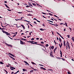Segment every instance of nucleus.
I'll list each match as a JSON object with an SVG mask.
<instances>
[{"mask_svg":"<svg viewBox=\"0 0 74 74\" xmlns=\"http://www.w3.org/2000/svg\"><path fill=\"white\" fill-rule=\"evenodd\" d=\"M36 21L37 22H39V23H40V21H38V20H36Z\"/></svg>","mask_w":74,"mask_h":74,"instance_id":"obj_62","label":"nucleus"},{"mask_svg":"<svg viewBox=\"0 0 74 74\" xmlns=\"http://www.w3.org/2000/svg\"><path fill=\"white\" fill-rule=\"evenodd\" d=\"M68 74H71V73H70V72L68 71Z\"/></svg>","mask_w":74,"mask_h":74,"instance_id":"obj_59","label":"nucleus"},{"mask_svg":"<svg viewBox=\"0 0 74 74\" xmlns=\"http://www.w3.org/2000/svg\"><path fill=\"white\" fill-rule=\"evenodd\" d=\"M36 44V45H40V46H42V45H42L39 44H38V43Z\"/></svg>","mask_w":74,"mask_h":74,"instance_id":"obj_8","label":"nucleus"},{"mask_svg":"<svg viewBox=\"0 0 74 74\" xmlns=\"http://www.w3.org/2000/svg\"><path fill=\"white\" fill-rule=\"evenodd\" d=\"M50 55L51 57L54 58V57L53 56V52H52V51H50Z\"/></svg>","mask_w":74,"mask_h":74,"instance_id":"obj_1","label":"nucleus"},{"mask_svg":"<svg viewBox=\"0 0 74 74\" xmlns=\"http://www.w3.org/2000/svg\"><path fill=\"white\" fill-rule=\"evenodd\" d=\"M57 33L58 34V35H59L60 36L61 35H60V34H59V33H58L57 32Z\"/></svg>","mask_w":74,"mask_h":74,"instance_id":"obj_42","label":"nucleus"},{"mask_svg":"<svg viewBox=\"0 0 74 74\" xmlns=\"http://www.w3.org/2000/svg\"><path fill=\"white\" fill-rule=\"evenodd\" d=\"M24 62H25V63H26V64H28V65H29V63H27V62L26 61H24Z\"/></svg>","mask_w":74,"mask_h":74,"instance_id":"obj_10","label":"nucleus"},{"mask_svg":"<svg viewBox=\"0 0 74 74\" xmlns=\"http://www.w3.org/2000/svg\"><path fill=\"white\" fill-rule=\"evenodd\" d=\"M5 34H6V35H7V36H8V35H10V33L7 32H6Z\"/></svg>","mask_w":74,"mask_h":74,"instance_id":"obj_13","label":"nucleus"},{"mask_svg":"<svg viewBox=\"0 0 74 74\" xmlns=\"http://www.w3.org/2000/svg\"><path fill=\"white\" fill-rule=\"evenodd\" d=\"M47 21H49V22H51V23H53V21H51L50 20H47Z\"/></svg>","mask_w":74,"mask_h":74,"instance_id":"obj_29","label":"nucleus"},{"mask_svg":"<svg viewBox=\"0 0 74 74\" xmlns=\"http://www.w3.org/2000/svg\"><path fill=\"white\" fill-rule=\"evenodd\" d=\"M71 39L72 40H74V37H72V38H71Z\"/></svg>","mask_w":74,"mask_h":74,"instance_id":"obj_37","label":"nucleus"},{"mask_svg":"<svg viewBox=\"0 0 74 74\" xmlns=\"http://www.w3.org/2000/svg\"><path fill=\"white\" fill-rule=\"evenodd\" d=\"M33 42H34L33 41H31V43L32 44H37V43H33Z\"/></svg>","mask_w":74,"mask_h":74,"instance_id":"obj_12","label":"nucleus"},{"mask_svg":"<svg viewBox=\"0 0 74 74\" xmlns=\"http://www.w3.org/2000/svg\"><path fill=\"white\" fill-rule=\"evenodd\" d=\"M41 43L42 44H44V42H41Z\"/></svg>","mask_w":74,"mask_h":74,"instance_id":"obj_56","label":"nucleus"},{"mask_svg":"<svg viewBox=\"0 0 74 74\" xmlns=\"http://www.w3.org/2000/svg\"><path fill=\"white\" fill-rule=\"evenodd\" d=\"M63 23H61L60 24V25H63Z\"/></svg>","mask_w":74,"mask_h":74,"instance_id":"obj_54","label":"nucleus"},{"mask_svg":"<svg viewBox=\"0 0 74 74\" xmlns=\"http://www.w3.org/2000/svg\"><path fill=\"white\" fill-rule=\"evenodd\" d=\"M14 25H16V27H20V26L18 27V25H17V24H14Z\"/></svg>","mask_w":74,"mask_h":74,"instance_id":"obj_43","label":"nucleus"},{"mask_svg":"<svg viewBox=\"0 0 74 74\" xmlns=\"http://www.w3.org/2000/svg\"><path fill=\"white\" fill-rule=\"evenodd\" d=\"M42 26H43L45 27V24L43 23V24L42 25Z\"/></svg>","mask_w":74,"mask_h":74,"instance_id":"obj_50","label":"nucleus"},{"mask_svg":"<svg viewBox=\"0 0 74 74\" xmlns=\"http://www.w3.org/2000/svg\"><path fill=\"white\" fill-rule=\"evenodd\" d=\"M33 71H34L33 70H31L30 71V73H33Z\"/></svg>","mask_w":74,"mask_h":74,"instance_id":"obj_36","label":"nucleus"},{"mask_svg":"<svg viewBox=\"0 0 74 74\" xmlns=\"http://www.w3.org/2000/svg\"><path fill=\"white\" fill-rule=\"evenodd\" d=\"M68 49V45H67V44H66V49L67 50Z\"/></svg>","mask_w":74,"mask_h":74,"instance_id":"obj_19","label":"nucleus"},{"mask_svg":"<svg viewBox=\"0 0 74 74\" xmlns=\"http://www.w3.org/2000/svg\"><path fill=\"white\" fill-rule=\"evenodd\" d=\"M63 45L64 47H65L66 45V42H65V40H64L63 42Z\"/></svg>","mask_w":74,"mask_h":74,"instance_id":"obj_4","label":"nucleus"},{"mask_svg":"<svg viewBox=\"0 0 74 74\" xmlns=\"http://www.w3.org/2000/svg\"><path fill=\"white\" fill-rule=\"evenodd\" d=\"M67 36L68 37V38H70V35H67Z\"/></svg>","mask_w":74,"mask_h":74,"instance_id":"obj_39","label":"nucleus"},{"mask_svg":"<svg viewBox=\"0 0 74 74\" xmlns=\"http://www.w3.org/2000/svg\"><path fill=\"white\" fill-rule=\"evenodd\" d=\"M27 42H30V43H31L32 41H27Z\"/></svg>","mask_w":74,"mask_h":74,"instance_id":"obj_44","label":"nucleus"},{"mask_svg":"<svg viewBox=\"0 0 74 74\" xmlns=\"http://www.w3.org/2000/svg\"><path fill=\"white\" fill-rule=\"evenodd\" d=\"M56 58L57 59H62V58H59V57H57Z\"/></svg>","mask_w":74,"mask_h":74,"instance_id":"obj_40","label":"nucleus"},{"mask_svg":"<svg viewBox=\"0 0 74 74\" xmlns=\"http://www.w3.org/2000/svg\"><path fill=\"white\" fill-rule=\"evenodd\" d=\"M2 32H3V33H5V34L6 33H7V32L5 31L4 30H2Z\"/></svg>","mask_w":74,"mask_h":74,"instance_id":"obj_17","label":"nucleus"},{"mask_svg":"<svg viewBox=\"0 0 74 74\" xmlns=\"http://www.w3.org/2000/svg\"><path fill=\"white\" fill-rule=\"evenodd\" d=\"M48 14L49 15H51V16H52V15H53V14H51L50 13H49Z\"/></svg>","mask_w":74,"mask_h":74,"instance_id":"obj_30","label":"nucleus"},{"mask_svg":"<svg viewBox=\"0 0 74 74\" xmlns=\"http://www.w3.org/2000/svg\"><path fill=\"white\" fill-rule=\"evenodd\" d=\"M42 47H44V48H46V47H45V46H44V45H43Z\"/></svg>","mask_w":74,"mask_h":74,"instance_id":"obj_51","label":"nucleus"},{"mask_svg":"<svg viewBox=\"0 0 74 74\" xmlns=\"http://www.w3.org/2000/svg\"><path fill=\"white\" fill-rule=\"evenodd\" d=\"M54 16H55V17H56V18H59L58 16H56V15H54Z\"/></svg>","mask_w":74,"mask_h":74,"instance_id":"obj_53","label":"nucleus"},{"mask_svg":"<svg viewBox=\"0 0 74 74\" xmlns=\"http://www.w3.org/2000/svg\"><path fill=\"white\" fill-rule=\"evenodd\" d=\"M21 26H22V27H23V29L24 30V29H25V26H24V25H21Z\"/></svg>","mask_w":74,"mask_h":74,"instance_id":"obj_5","label":"nucleus"},{"mask_svg":"<svg viewBox=\"0 0 74 74\" xmlns=\"http://www.w3.org/2000/svg\"><path fill=\"white\" fill-rule=\"evenodd\" d=\"M32 4L33 5L35 6V7H36V4L33 3H32Z\"/></svg>","mask_w":74,"mask_h":74,"instance_id":"obj_26","label":"nucleus"},{"mask_svg":"<svg viewBox=\"0 0 74 74\" xmlns=\"http://www.w3.org/2000/svg\"><path fill=\"white\" fill-rule=\"evenodd\" d=\"M10 68H12V69H14L15 70L16 69L15 68H14V67H12L11 66H10Z\"/></svg>","mask_w":74,"mask_h":74,"instance_id":"obj_20","label":"nucleus"},{"mask_svg":"<svg viewBox=\"0 0 74 74\" xmlns=\"http://www.w3.org/2000/svg\"><path fill=\"white\" fill-rule=\"evenodd\" d=\"M28 5H29V6H30V8H32L31 7H30V6H31L32 5V4H31V3H28Z\"/></svg>","mask_w":74,"mask_h":74,"instance_id":"obj_6","label":"nucleus"},{"mask_svg":"<svg viewBox=\"0 0 74 74\" xmlns=\"http://www.w3.org/2000/svg\"><path fill=\"white\" fill-rule=\"evenodd\" d=\"M8 46V47H12V45H9Z\"/></svg>","mask_w":74,"mask_h":74,"instance_id":"obj_24","label":"nucleus"},{"mask_svg":"<svg viewBox=\"0 0 74 74\" xmlns=\"http://www.w3.org/2000/svg\"><path fill=\"white\" fill-rule=\"evenodd\" d=\"M19 71H17L16 72V73H14V74H17V73H19Z\"/></svg>","mask_w":74,"mask_h":74,"instance_id":"obj_22","label":"nucleus"},{"mask_svg":"<svg viewBox=\"0 0 74 74\" xmlns=\"http://www.w3.org/2000/svg\"><path fill=\"white\" fill-rule=\"evenodd\" d=\"M65 23L66 26L67 27V23Z\"/></svg>","mask_w":74,"mask_h":74,"instance_id":"obj_61","label":"nucleus"},{"mask_svg":"<svg viewBox=\"0 0 74 74\" xmlns=\"http://www.w3.org/2000/svg\"><path fill=\"white\" fill-rule=\"evenodd\" d=\"M63 46V44H62V42H61V45L60 46V48H62V47Z\"/></svg>","mask_w":74,"mask_h":74,"instance_id":"obj_18","label":"nucleus"},{"mask_svg":"<svg viewBox=\"0 0 74 74\" xmlns=\"http://www.w3.org/2000/svg\"><path fill=\"white\" fill-rule=\"evenodd\" d=\"M27 16H32V14H29L27 15Z\"/></svg>","mask_w":74,"mask_h":74,"instance_id":"obj_31","label":"nucleus"},{"mask_svg":"<svg viewBox=\"0 0 74 74\" xmlns=\"http://www.w3.org/2000/svg\"><path fill=\"white\" fill-rule=\"evenodd\" d=\"M20 44L22 45H23V42L22 41V40H20Z\"/></svg>","mask_w":74,"mask_h":74,"instance_id":"obj_7","label":"nucleus"},{"mask_svg":"<svg viewBox=\"0 0 74 74\" xmlns=\"http://www.w3.org/2000/svg\"><path fill=\"white\" fill-rule=\"evenodd\" d=\"M16 36V34H15L13 36V37H15Z\"/></svg>","mask_w":74,"mask_h":74,"instance_id":"obj_48","label":"nucleus"},{"mask_svg":"<svg viewBox=\"0 0 74 74\" xmlns=\"http://www.w3.org/2000/svg\"><path fill=\"white\" fill-rule=\"evenodd\" d=\"M60 55H62V51L60 50Z\"/></svg>","mask_w":74,"mask_h":74,"instance_id":"obj_38","label":"nucleus"},{"mask_svg":"<svg viewBox=\"0 0 74 74\" xmlns=\"http://www.w3.org/2000/svg\"><path fill=\"white\" fill-rule=\"evenodd\" d=\"M48 46H49V45H48V44H47L45 45V47H48Z\"/></svg>","mask_w":74,"mask_h":74,"instance_id":"obj_34","label":"nucleus"},{"mask_svg":"<svg viewBox=\"0 0 74 74\" xmlns=\"http://www.w3.org/2000/svg\"><path fill=\"white\" fill-rule=\"evenodd\" d=\"M21 40H23V41L24 40H25V41H27V40H26L25 39H24V38H21Z\"/></svg>","mask_w":74,"mask_h":74,"instance_id":"obj_15","label":"nucleus"},{"mask_svg":"<svg viewBox=\"0 0 74 74\" xmlns=\"http://www.w3.org/2000/svg\"><path fill=\"white\" fill-rule=\"evenodd\" d=\"M30 7V6L29 5H27L26 6V7Z\"/></svg>","mask_w":74,"mask_h":74,"instance_id":"obj_64","label":"nucleus"},{"mask_svg":"<svg viewBox=\"0 0 74 74\" xmlns=\"http://www.w3.org/2000/svg\"><path fill=\"white\" fill-rule=\"evenodd\" d=\"M5 5L6 7H7V8H10L9 7H8V5H7V4H5Z\"/></svg>","mask_w":74,"mask_h":74,"instance_id":"obj_9","label":"nucleus"},{"mask_svg":"<svg viewBox=\"0 0 74 74\" xmlns=\"http://www.w3.org/2000/svg\"><path fill=\"white\" fill-rule=\"evenodd\" d=\"M61 59H62V60H63V61H64L65 60V59L63 58H62Z\"/></svg>","mask_w":74,"mask_h":74,"instance_id":"obj_41","label":"nucleus"},{"mask_svg":"<svg viewBox=\"0 0 74 74\" xmlns=\"http://www.w3.org/2000/svg\"><path fill=\"white\" fill-rule=\"evenodd\" d=\"M4 70L5 71V72L6 73V74H8V72H7V71L5 69H4Z\"/></svg>","mask_w":74,"mask_h":74,"instance_id":"obj_35","label":"nucleus"},{"mask_svg":"<svg viewBox=\"0 0 74 74\" xmlns=\"http://www.w3.org/2000/svg\"><path fill=\"white\" fill-rule=\"evenodd\" d=\"M51 47L52 49H54V46H51Z\"/></svg>","mask_w":74,"mask_h":74,"instance_id":"obj_14","label":"nucleus"},{"mask_svg":"<svg viewBox=\"0 0 74 74\" xmlns=\"http://www.w3.org/2000/svg\"><path fill=\"white\" fill-rule=\"evenodd\" d=\"M40 30H41V31H43L44 30H45V29H43L42 28L40 29Z\"/></svg>","mask_w":74,"mask_h":74,"instance_id":"obj_11","label":"nucleus"},{"mask_svg":"<svg viewBox=\"0 0 74 74\" xmlns=\"http://www.w3.org/2000/svg\"><path fill=\"white\" fill-rule=\"evenodd\" d=\"M9 57H10V58H13V57H12L10 56H9Z\"/></svg>","mask_w":74,"mask_h":74,"instance_id":"obj_63","label":"nucleus"},{"mask_svg":"<svg viewBox=\"0 0 74 74\" xmlns=\"http://www.w3.org/2000/svg\"><path fill=\"white\" fill-rule=\"evenodd\" d=\"M8 54L10 55H11V56H12L13 55V54H11L10 53H8Z\"/></svg>","mask_w":74,"mask_h":74,"instance_id":"obj_28","label":"nucleus"},{"mask_svg":"<svg viewBox=\"0 0 74 74\" xmlns=\"http://www.w3.org/2000/svg\"><path fill=\"white\" fill-rule=\"evenodd\" d=\"M18 14H22V12H18Z\"/></svg>","mask_w":74,"mask_h":74,"instance_id":"obj_57","label":"nucleus"},{"mask_svg":"<svg viewBox=\"0 0 74 74\" xmlns=\"http://www.w3.org/2000/svg\"><path fill=\"white\" fill-rule=\"evenodd\" d=\"M40 68V69H42V70H43V69H44V67H41Z\"/></svg>","mask_w":74,"mask_h":74,"instance_id":"obj_47","label":"nucleus"},{"mask_svg":"<svg viewBox=\"0 0 74 74\" xmlns=\"http://www.w3.org/2000/svg\"><path fill=\"white\" fill-rule=\"evenodd\" d=\"M69 29H70V32H71V30H72L71 28L69 27Z\"/></svg>","mask_w":74,"mask_h":74,"instance_id":"obj_32","label":"nucleus"},{"mask_svg":"<svg viewBox=\"0 0 74 74\" xmlns=\"http://www.w3.org/2000/svg\"><path fill=\"white\" fill-rule=\"evenodd\" d=\"M69 49H70V45H68Z\"/></svg>","mask_w":74,"mask_h":74,"instance_id":"obj_46","label":"nucleus"},{"mask_svg":"<svg viewBox=\"0 0 74 74\" xmlns=\"http://www.w3.org/2000/svg\"><path fill=\"white\" fill-rule=\"evenodd\" d=\"M32 69H33V70H34V71H37V70H38L37 69H33V68Z\"/></svg>","mask_w":74,"mask_h":74,"instance_id":"obj_49","label":"nucleus"},{"mask_svg":"<svg viewBox=\"0 0 74 74\" xmlns=\"http://www.w3.org/2000/svg\"><path fill=\"white\" fill-rule=\"evenodd\" d=\"M0 63L1 64H4V63L2 62H0Z\"/></svg>","mask_w":74,"mask_h":74,"instance_id":"obj_25","label":"nucleus"},{"mask_svg":"<svg viewBox=\"0 0 74 74\" xmlns=\"http://www.w3.org/2000/svg\"><path fill=\"white\" fill-rule=\"evenodd\" d=\"M8 54L10 55H11V56H12L13 55V54H11L10 53H8Z\"/></svg>","mask_w":74,"mask_h":74,"instance_id":"obj_27","label":"nucleus"},{"mask_svg":"<svg viewBox=\"0 0 74 74\" xmlns=\"http://www.w3.org/2000/svg\"><path fill=\"white\" fill-rule=\"evenodd\" d=\"M42 14H45V15H46V14H47L44 13V12H42Z\"/></svg>","mask_w":74,"mask_h":74,"instance_id":"obj_58","label":"nucleus"},{"mask_svg":"<svg viewBox=\"0 0 74 74\" xmlns=\"http://www.w3.org/2000/svg\"><path fill=\"white\" fill-rule=\"evenodd\" d=\"M49 70L50 71H53V70L51 69H49Z\"/></svg>","mask_w":74,"mask_h":74,"instance_id":"obj_55","label":"nucleus"},{"mask_svg":"<svg viewBox=\"0 0 74 74\" xmlns=\"http://www.w3.org/2000/svg\"><path fill=\"white\" fill-rule=\"evenodd\" d=\"M60 37H61V38H62V39H64V38L61 35H60Z\"/></svg>","mask_w":74,"mask_h":74,"instance_id":"obj_45","label":"nucleus"},{"mask_svg":"<svg viewBox=\"0 0 74 74\" xmlns=\"http://www.w3.org/2000/svg\"><path fill=\"white\" fill-rule=\"evenodd\" d=\"M66 44H67V45H69V42H68V41H67V43Z\"/></svg>","mask_w":74,"mask_h":74,"instance_id":"obj_52","label":"nucleus"},{"mask_svg":"<svg viewBox=\"0 0 74 74\" xmlns=\"http://www.w3.org/2000/svg\"><path fill=\"white\" fill-rule=\"evenodd\" d=\"M34 40V38H32L31 39V40Z\"/></svg>","mask_w":74,"mask_h":74,"instance_id":"obj_60","label":"nucleus"},{"mask_svg":"<svg viewBox=\"0 0 74 74\" xmlns=\"http://www.w3.org/2000/svg\"><path fill=\"white\" fill-rule=\"evenodd\" d=\"M48 22V23H50V24L51 25H53L54 26H56V27H57V26H59V25H57V24H56H56H53L52 23H50V22Z\"/></svg>","mask_w":74,"mask_h":74,"instance_id":"obj_2","label":"nucleus"},{"mask_svg":"<svg viewBox=\"0 0 74 74\" xmlns=\"http://www.w3.org/2000/svg\"><path fill=\"white\" fill-rule=\"evenodd\" d=\"M23 71H27V70L25 69H23Z\"/></svg>","mask_w":74,"mask_h":74,"instance_id":"obj_21","label":"nucleus"},{"mask_svg":"<svg viewBox=\"0 0 74 74\" xmlns=\"http://www.w3.org/2000/svg\"><path fill=\"white\" fill-rule=\"evenodd\" d=\"M31 63H32V64H35V65H36V63H34L32 62Z\"/></svg>","mask_w":74,"mask_h":74,"instance_id":"obj_33","label":"nucleus"},{"mask_svg":"<svg viewBox=\"0 0 74 74\" xmlns=\"http://www.w3.org/2000/svg\"><path fill=\"white\" fill-rule=\"evenodd\" d=\"M59 40L60 42H62V39L61 38H59Z\"/></svg>","mask_w":74,"mask_h":74,"instance_id":"obj_23","label":"nucleus"},{"mask_svg":"<svg viewBox=\"0 0 74 74\" xmlns=\"http://www.w3.org/2000/svg\"><path fill=\"white\" fill-rule=\"evenodd\" d=\"M15 20H16V21H21V20H21V19H15Z\"/></svg>","mask_w":74,"mask_h":74,"instance_id":"obj_16","label":"nucleus"},{"mask_svg":"<svg viewBox=\"0 0 74 74\" xmlns=\"http://www.w3.org/2000/svg\"><path fill=\"white\" fill-rule=\"evenodd\" d=\"M57 49V47H56L53 50V51L54 52V53H55V51Z\"/></svg>","mask_w":74,"mask_h":74,"instance_id":"obj_3","label":"nucleus"}]
</instances>
